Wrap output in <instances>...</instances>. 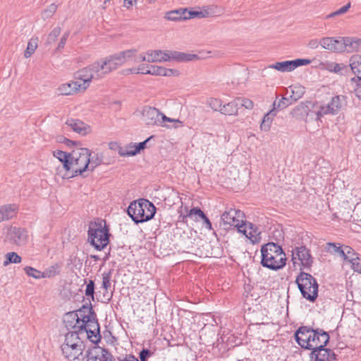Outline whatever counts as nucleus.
I'll use <instances>...</instances> for the list:
<instances>
[{
	"label": "nucleus",
	"instance_id": "f257e3e1",
	"mask_svg": "<svg viewBox=\"0 0 361 361\" xmlns=\"http://www.w3.org/2000/svg\"><path fill=\"white\" fill-rule=\"evenodd\" d=\"M261 264L271 270L277 271L286 266V256L282 247L277 243L270 242L261 247Z\"/></svg>",
	"mask_w": 361,
	"mask_h": 361
},
{
	"label": "nucleus",
	"instance_id": "f03ea898",
	"mask_svg": "<svg viewBox=\"0 0 361 361\" xmlns=\"http://www.w3.org/2000/svg\"><path fill=\"white\" fill-rule=\"evenodd\" d=\"M127 212L135 224L143 223L154 217L156 207L148 200L140 199L131 202L128 207Z\"/></svg>",
	"mask_w": 361,
	"mask_h": 361
},
{
	"label": "nucleus",
	"instance_id": "7ed1b4c3",
	"mask_svg": "<svg viewBox=\"0 0 361 361\" xmlns=\"http://www.w3.org/2000/svg\"><path fill=\"white\" fill-rule=\"evenodd\" d=\"M109 228L105 221L91 222L88 228V242L97 250H102L109 243Z\"/></svg>",
	"mask_w": 361,
	"mask_h": 361
},
{
	"label": "nucleus",
	"instance_id": "20e7f679",
	"mask_svg": "<svg viewBox=\"0 0 361 361\" xmlns=\"http://www.w3.org/2000/svg\"><path fill=\"white\" fill-rule=\"evenodd\" d=\"M295 283L302 297L310 302H314L318 297L317 279L311 274L301 271L296 277Z\"/></svg>",
	"mask_w": 361,
	"mask_h": 361
},
{
	"label": "nucleus",
	"instance_id": "39448f33",
	"mask_svg": "<svg viewBox=\"0 0 361 361\" xmlns=\"http://www.w3.org/2000/svg\"><path fill=\"white\" fill-rule=\"evenodd\" d=\"M71 170L73 171L71 177L81 175L86 176L84 173L89 171L90 157L91 152L87 148L80 147L71 152Z\"/></svg>",
	"mask_w": 361,
	"mask_h": 361
},
{
	"label": "nucleus",
	"instance_id": "423d86ee",
	"mask_svg": "<svg viewBox=\"0 0 361 361\" xmlns=\"http://www.w3.org/2000/svg\"><path fill=\"white\" fill-rule=\"evenodd\" d=\"M102 67L98 61L80 69L75 73V79L79 81L84 91L90 86L92 80H99L104 77Z\"/></svg>",
	"mask_w": 361,
	"mask_h": 361
},
{
	"label": "nucleus",
	"instance_id": "0eeeda50",
	"mask_svg": "<svg viewBox=\"0 0 361 361\" xmlns=\"http://www.w3.org/2000/svg\"><path fill=\"white\" fill-rule=\"evenodd\" d=\"M3 235L4 243L18 247L24 246L28 240V232L22 227L5 226Z\"/></svg>",
	"mask_w": 361,
	"mask_h": 361
},
{
	"label": "nucleus",
	"instance_id": "6e6552de",
	"mask_svg": "<svg viewBox=\"0 0 361 361\" xmlns=\"http://www.w3.org/2000/svg\"><path fill=\"white\" fill-rule=\"evenodd\" d=\"M347 106V97L345 95H336L333 97L331 101L326 105H322L317 112L318 118L324 115H336Z\"/></svg>",
	"mask_w": 361,
	"mask_h": 361
},
{
	"label": "nucleus",
	"instance_id": "1a4fd4ad",
	"mask_svg": "<svg viewBox=\"0 0 361 361\" xmlns=\"http://www.w3.org/2000/svg\"><path fill=\"white\" fill-rule=\"evenodd\" d=\"M86 311L83 309V305L77 311L69 312L63 317V323L66 328L69 331L80 332L81 329H85V322L83 316L85 315Z\"/></svg>",
	"mask_w": 361,
	"mask_h": 361
},
{
	"label": "nucleus",
	"instance_id": "9d476101",
	"mask_svg": "<svg viewBox=\"0 0 361 361\" xmlns=\"http://www.w3.org/2000/svg\"><path fill=\"white\" fill-rule=\"evenodd\" d=\"M221 219L223 224L227 226L224 228L225 229L233 226L238 230V226H243L245 223L243 212L235 209H230L228 211H225L221 214Z\"/></svg>",
	"mask_w": 361,
	"mask_h": 361
},
{
	"label": "nucleus",
	"instance_id": "9b49d317",
	"mask_svg": "<svg viewBox=\"0 0 361 361\" xmlns=\"http://www.w3.org/2000/svg\"><path fill=\"white\" fill-rule=\"evenodd\" d=\"M300 261V264L305 269H310L313 264V258L310 250L303 245L295 247L292 250V261L293 264L296 260Z\"/></svg>",
	"mask_w": 361,
	"mask_h": 361
},
{
	"label": "nucleus",
	"instance_id": "f8f14e48",
	"mask_svg": "<svg viewBox=\"0 0 361 361\" xmlns=\"http://www.w3.org/2000/svg\"><path fill=\"white\" fill-rule=\"evenodd\" d=\"M311 338L310 346L308 350H312V351L325 348L329 341V334L322 329H313Z\"/></svg>",
	"mask_w": 361,
	"mask_h": 361
},
{
	"label": "nucleus",
	"instance_id": "ddd939ff",
	"mask_svg": "<svg viewBox=\"0 0 361 361\" xmlns=\"http://www.w3.org/2000/svg\"><path fill=\"white\" fill-rule=\"evenodd\" d=\"M98 62L102 67V70L104 76L124 63L118 53L109 56Z\"/></svg>",
	"mask_w": 361,
	"mask_h": 361
},
{
	"label": "nucleus",
	"instance_id": "4468645a",
	"mask_svg": "<svg viewBox=\"0 0 361 361\" xmlns=\"http://www.w3.org/2000/svg\"><path fill=\"white\" fill-rule=\"evenodd\" d=\"M83 309L86 311L85 315L83 316L86 330L96 331L94 333L98 334V330H100L99 324L90 301L88 304L83 305Z\"/></svg>",
	"mask_w": 361,
	"mask_h": 361
},
{
	"label": "nucleus",
	"instance_id": "2eb2a0df",
	"mask_svg": "<svg viewBox=\"0 0 361 361\" xmlns=\"http://www.w3.org/2000/svg\"><path fill=\"white\" fill-rule=\"evenodd\" d=\"M312 332L313 329L310 326H300L295 333V338L298 345L304 348L309 349L311 343Z\"/></svg>",
	"mask_w": 361,
	"mask_h": 361
},
{
	"label": "nucleus",
	"instance_id": "dca6fc26",
	"mask_svg": "<svg viewBox=\"0 0 361 361\" xmlns=\"http://www.w3.org/2000/svg\"><path fill=\"white\" fill-rule=\"evenodd\" d=\"M141 114L142 120L147 125L154 126L161 123V112L157 108L145 106L142 108Z\"/></svg>",
	"mask_w": 361,
	"mask_h": 361
},
{
	"label": "nucleus",
	"instance_id": "f3484780",
	"mask_svg": "<svg viewBox=\"0 0 361 361\" xmlns=\"http://www.w3.org/2000/svg\"><path fill=\"white\" fill-rule=\"evenodd\" d=\"M87 361H115L113 355L106 348H95L93 351H87Z\"/></svg>",
	"mask_w": 361,
	"mask_h": 361
},
{
	"label": "nucleus",
	"instance_id": "a211bd4d",
	"mask_svg": "<svg viewBox=\"0 0 361 361\" xmlns=\"http://www.w3.org/2000/svg\"><path fill=\"white\" fill-rule=\"evenodd\" d=\"M361 51V39L356 37H341V53Z\"/></svg>",
	"mask_w": 361,
	"mask_h": 361
},
{
	"label": "nucleus",
	"instance_id": "6ab92c4d",
	"mask_svg": "<svg viewBox=\"0 0 361 361\" xmlns=\"http://www.w3.org/2000/svg\"><path fill=\"white\" fill-rule=\"evenodd\" d=\"M310 361H336V355L331 350L323 348L310 353Z\"/></svg>",
	"mask_w": 361,
	"mask_h": 361
},
{
	"label": "nucleus",
	"instance_id": "aec40b11",
	"mask_svg": "<svg viewBox=\"0 0 361 361\" xmlns=\"http://www.w3.org/2000/svg\"><path fill=\"white\" fill-rule=\"evenodd\" d=\"M238 232L243 233L253 244L259 243L260 240V232L258 231L257 228L255 227L251 223H247L245 221V226H238Z\"/></svg>",
	"mask_w": 361,
	"mask_h": 361
},
{
	"label": "nucleus",
	"instance_id": "412c9836",
	"mask_svg": "<svg viewBox=\"0 0 361 361\" xmlns=\"http://www.w3.org/2000/svg\"><path fill=\"white\" fill-rule=\"evenodd\" d=\"M61 349L63 356L69 360H75L78 359L80 355H82L84 349V345H73L69 346L68 345H61Z\"/></svg>",
	"mask_w": 361,
	"mask_h": 361
},
{
	"label": "nucleus",
	"instance_id": "4be33fe9",
	"mask_svg": "<svg viewBox=\"0 0 361 361\" xmlns=\"http://www.w3.org/2000/svg\"><path fill=\"white\" fill-rule=\"evenodd\" d=\"M320 45L330 51L341 53V37L338 39L329 37H323L320 39Z\"/></svg>",
	"mask_w": 361,
	"mask_h": 361
},
{
	"label": "nucleus",
	"instance_id": "5701e85b",
	"mask_svg": "<svg viewBox=\"0 0 361 361\" xmlns=\"http://www.w3.org/2000/svg\"><path fill=\"white\" fill-rule=\"evenodd\" d=\"M58 91L62 95H72L78 92H83L84 90L79 84V81L75 80L61 85Z\"/></svg>",
	"mask_w": 361,
	"mask_h": 361
},
{
	"label": "nucleus",
	"instance_id": "b1692460",
	"mask_svg": "<svg viewBox=\"0 0 361 361\" xmlns=\"http://www.w3.org/2000/svg\"><path fill=\"white\" fill-rule=\"evenodd\" d=\"M152 137L153 136H150L143 142H139L138 144H133V146L130 147L131 148H133V150H128V149H123L122 147H120L118 149L119 155L121 157H130L136 155L137 154L140 153L141 150H143L147 147V143Z\"/></svg>",
	"mask_w": 361,
	"mask_h": 361
},
{
	"label": "nucleus",
	"instance_id": "393cba45",
	"mask_svg": "<svg viewBox=\"0 0 361 361\" xmlns=\"http://www.w3.org/2000/svg\"><path fill=\"white\" fill-rule=\"evenodd\" d=\"M16 204H6L0 207V222L9 220L13 218L17 212Z\"/></svg>",
	"mask_w": 361,
	"mask_h": 361
},
{
	"label": "nucleus",
	"instance_id": "a878e982",
	"mask_svg": "<svg viewBox=\"0 0 361 361\" xmlns=\"http://www.w3.org/2000/svg\"><path fill=\"white\" fill-rule=\"evenodd\" d=\"M310 111V108L307 104L300 102L298 105L294 107L290 114L292 117L297 120H303L307 118Z\"/></svg>",
	"mask_w": 361,
	"mask_h": 361
},
{
	"label": "nucleus",
	"instance_id": "bb28decb",
	"mask_svg": "<svg viewBox=\"0 0 361 361\" xmlns=\"http://www.w3.org/2000/svg\"><path fill=\"white\" fill-rule=\"evenodd\" d=\"M80 332L78 331H68L65 335V340L62 345H68L69 346L73 345H84L83 342L81 340Z\"/></svg>",
	"mask_w": 361,
	"mask_h": 361
},
{
	"label": "nucleus",
	"instance_id": "cd10ccee",
	"mask_svg": "<svg viewBox=\"0 0 361 361\" xmlns=\"http://www.w3.org/2000/svg\"><path fill=\"white\" fill-rule=\"evenodd\" d=\"M53 154L54 157L57 158L63 164V168L66 171H71V153H66L61 150H56L54 152Z\"/></svg>",
	"mask_w": 361,
	"mask_h": 361
},
{
	"label": "nucleus",
	"instance_id": "c85d7f7f",
	"mask_svg": "<svg viewBox=\"0 0 361 361\" xmlns=\"http://www.w3.org/2000/svg\"><path fill=\"white\" fill-rule=\"evenodd\" d=\"M66 124L70 126L73 131L80 134V135H86L87 132V128L86 125L80 120L75 119H68L66 122Z\"/></svg>",
	"mask_w": 361,
	"mask_h": 361
},
{
	"label": "nucleus",
	"instance_id": "c756f323",
	"mask_svg": "<svg viewBox=\"0 0 361 361\" xmlns=\"http://www.w3.org/2000/svg\"><path fill=\"white\" fill-rule=\"evenodd\" d=\"M238 106L239 103L235 99L226 104L222 105L220 113L224 115L236 116L238 112Z\"/></svg>",
	"mask_w": 361,
	"mask_h": 361
},
{
	"label": "nucleus",
	"instance_id": "7c9ffc66",
	"mask_svg": "<svg viewBox=\"0 0 361 361\" xmlns=\"http://www.w3.org/2000/svg\"><path fill=\"white\" fill-rule=\"evenodd\" d=\"M186 8H179L168 11L165 14V18L168 20L177 21L186 20Z\"/></svg>",
	"mask_w": 361,
	"mask_h": 361
},
{
	"label": "nucleus",
	"instance_id": "2f4dec72",
	"mask_svg": "<svg viewBox=\"0 0 361 361\" xmlns=\"http://www.w3.org/2000/svg\"><path fill=\"white\" fill-rule=\"evenodd\" d=\"M269 68L276 69L281 72H290L293 71L292 61H285L281 62H276L274 64L269 65Z\"/></svg>",
	"mask_w": 361,
	"mask_h": 361
},
{
	"label": "nucleus",
	"instance_id": "473e14b6",
	"mask_svg": "<svg viewBox=\"0 0 361 361\" xmlns=\"http://www.w3.org/2000/svg\"><path fill=\"white\" fill-rule=\"evenodd\" d=\"M171 60L177 61H190L195 59H197V56L195 54H185L183 52L172 51L171 52Z\"/></svg>",
	"mask_w": 361,
	"mask_h": 361
},
{
	"label": "nucleus",
	"instance_id": "72a5a7b5",
	"mask_svg": "<svg viewBox=\"0 0 361 361\" xmlns=\"http://www.w3.org/2000/svg\"><path fill=\"white\" fill-rule=\"evenodd\" d=\"M276 116L274 109H271L269 112L264 116L260 128L262 130L267 131L269 130L273 117Z\"/></svg>",
	"mask_w": 361,
	"mask_h": 361
},
{
	"label": "nucleus",
	"instance_id": "f704fd0d",
	"mask_svg": "<svg viewBox=\"0 0 361 361\" xmlns=\"http://www.w3.org/2000/svg\"><path fill=\"white\" fill-rule=\"evenodd\" d=\"M325 250L327 252H329L330 254H337L342 257L344 251V247L338 246L337 244L335 243H327L326 244Z\"/></svg>",
	"mask_w": 361,
	"mask_h": 361
},
{
	"label": "nucleus",
	"instance_id": "c9c22d12",
	"mask_svg": "<svg viewBox=\"0 0 361 361\" xmlns=\"http://www.w3.org/2000/svg\"><path fill=\"white\" fill-rule=\"evenodd\" d=\"M171 51H163L161 50L152 51L154 59H159L157 62H164L171 60Z\"/></svg>",
	"mask_w": 361,
	"mask_h": 361
},
{
	"label": "nucleus",
	"instance_id": "e433bc0d",
	"mask_svg": "<svg viewBox=\"0 0 361 361\" xmlns=\"http://www.w3.org/2000/svg\"><path fill=\"white\" fill-rule=\"evenodd\" d=\"M96 331L81 329V335H86L87 337L94 343H97L101 340L100 330H98V334L94 333Z\"/></svg>",
	"mask_w": 361,
	"mask_h": 361
},
{
	"label": "nucleus",
	"instance_id": "4c0bfd02",
	"mask_svg": "<svg viewBox=\"0 0 361 361\" xmlns=\"http://www.w3.org/2000/svg\"><path fill=\"white\" fill-rule=\"evenodd\" d=\"M342 257L345 261H348L351 263L353 261L355 260V257H358V254L356 253L352 247L346 245L344 246V251Z\"/></svg>",
	"mask_w": 361,
	"mask_h": 361
},
{
	"label": "nucleus",
	"instance_id": "58836bf2",
	"mask_svg": "<svg viewBox=\"0 0 361 361\" xmlns=\"http://www.w3.org/2000/svg\"><path fill=\"white\" fill-rule=\"evenodd\" d=\"M6 260L4 262V266H7L9 264H18L22 261L21 257L15 252H8L6 255Z\"/></svg>",
	"mask_w": 361,
	"mask_h": 361
},
{
	"label": "nucleus",
	"instance_id": "ea45409f",
	"mask_svg": "<svg viewBox=\"0 0 361 361\" xmlns=\"http://www.w3.org/2000/svg\"><path fill=\"white\" fill-rule=\"evenodd\" d=\"M37 38H32L30 39L24 53V56L25 58H29L34 54L37 47Z\"/></svg>",
	"mask_w": 361,
	"mask_h": 361
},
{
	"label": "nucleus",
	"instance_id": "a19ab883",
	"mask_svg": "<svg viewBox=\"0 0 361 361\" xmlns=\"http://www.w3.org/2000/svg\"><path fill=\"white\" fill-rule=\"evenodd\" d=\"M292 102L290 101V99L287 97H282L281 99L277 100V99L273 103V109L274 111L277 109H283L288 106H290Z\"/></svg>",
	"mask_w": 361,
	"mask_h": 361
},
{
	"label": "nucleus",
	"instance_id": "79ce46f5",
	"mask_svg": "<svg viewBox=\"0 0 361 361\" xmlns=\"http://www.w3.org/2000/svg\"><path fill=\"white\" fill-rule=\"evenodd\" d=\"M23 270L28 276L32 277L35 279H43L42 272L35 268L26 266L23 268Z\"/></svg>",
	"mask_w": 361,
	"mask_h": 361
},
{
	"label": "nucleus",
	"instance_id": "37998d69",
	"mask_svg": "<svg viewBox=\"0 0 361 361\" xmlns=\"http://www.w3.org/2000/svg\"><path fill=\"white\" fill-rule=\"evenodd\" d=\"M290 88L292 94L290 95V97L293 102L300 99L305 93L304 88L301 86H293L290 87Z\"/></svg>",
	"mask_w": 361,
	"mask_h": 361
},
{
	"label": "nucleus",
	"instance_id": "c03bdc74",
	"mask_svg": "<svg viewBox=\"0 0 361 361\" xmlns=\"http://www.w3.org/2000/svg\"><path fill=\"white\" fill-rule=\"evenodd\" d=\"M102 164V156L95 154L90 157L89 171H92L97 166Z\"/></svg>",
	"mask_w": 361,
	"mask_h": 361
},
{
	"label": "nucleus",
	"instance_id": "a18cd8bd",
	"mask_svg": "<svg viewBox=\"0 0 361 361\" xmlns=\"http://www.w3.org/2000/svg\"><path fill=\"white\" fill-rule=\"evenodd\" d=\"M207 105L215 111H221L222 101L217 98H210L207 100Z\"/></svg>",
	"mask_w": 361,
	"mask_h": 361
},
{
	"label": "nucleus",
	"instance_id": "49530a36",
	"mask_svg": "<svg viewBox=\"0 0 361 361\" xmlns=\"http://www.w3.org/2000/svg\"><path fill=\"white\" fill-rule=\"evenodd\" d=\"M60 271L59 269V266L55 264L47 269L44 271L42 272L43 279L44 278H51L59 274Z\"/></svg>",
	"mask_w": 361,
	"mask_h": 361
},
{
	"label": "nucleus",
	"instance_id": "de8ad7c7",
	"mask_svg": "<svg viewBox=\"0 0 361 361\" xmlns=\"http://www.w3.org/2000/svg\"><path fill=\"white\" fill-rule=\"evenodd\" d=\"M322 65L326 70L334 73H338L343 69L341 64L335 62H326L325 63H322Z\"/></svg>",
	"mask_w": 361,
	"mask_h": 361
},
{
	"label": "nucleus",
	"instance_id": "09e8293b",
	"mask_svg": "<svg viewBox=\"0 0 361 361\" xmlns=\"http://www.w3.org/2000/svg\"><path fill=\"white\" fill-rule=\"evenodd\" d=\"M111 270L104 271L102 274V287L107 290L111 286Z\"/></svg>",
	"mask_w": 361,
	"mask_h": 361
},
{
	"label": "nucleus",
	"instance_id": "8fccbe9b",
	"mask_svg": "<svg viewBox=\"0 0 361 361\" xmlns=\"http://www.w3.org/2000/svg\"><path fill=\"white\" fill-rule=\"evenodd\" d=\"M61 29L60 27H54L52 31L49 34L47 39V44H51L54 42L61 33Z\"/></svg>",
	"mask_w": 361,
	"mask_h": 361
},
{
	"label": "nucleus",
	"instance_id": "3c124183",
	"mask_svg": "<svg viewBox=\"0 0 361 361\" xmlns=\"http://www.w3.org/2000/svg\"><path fill=\"white\" fill-rule=\"evenodd\" d=\"M204 215L205 214L199 207H193L190 210L185 217H190L192 219L193 216H195V220L197 221V217L201 219L203 216H204Z\"/></svg>",
	"mask_w": 361,
	"mask_h": 361
},
{
	"label": "nucleus",
	"instance_id": "603ef678",
	"mask_svg": "<svg viewBox=\"0 0 361 361\" xmlns=\"http://www.w3.org/2000/svg\"><path fill=\"white\" fill-rule=\"evenodd\" d=\"M350 66L355 73L361 74V57L357 56H353L352 58V63H350Z\"/></svg>",
	"mask_w": 361,
	"mask_h": 361
},
{
	"label": "nucleus",
	"instance_id": "864d4df0",
	"mask_svg": "<svg viewBox=\"0 0 361 361\" xmlns=\"http://www.w3.org/2000/svg\"><path fill=\"white\" fill-rule=\"evenodd\" d=\"M94 289L95 284L94 281L92 280H89L87 283L86 288H85V295L91 298L92 300H94Z\"/></svg>",
	"mask_w": 361,
	"mask_h": 361
},
{
	"label": "nucleus",
	"instance_id": "5fc2aeb1",
	"mask_svg": "<svg viewBox=\"0 0 361 361\" xmlns=\"http://www.w3.org/2000/svg\"><path fill=\"white\" fill-rule=\"evenodd\" d=\"M136 51H137L135 49H128L126 51L118 52V54H119L121 58L122 59L123 62L126 63L127 61L130 60V59H133Z\"/></svg>",
	"mask_w": 361,
	"mask_h": 361
},
{
	"label": "nucleus",
	"instance_id": "6e6d98bb",
	"mask_svg": "<svg viewBox=\"0 0 361 361\" xmlns=\"http://www.w3.org/2000/svg\"><path fill=\"white\" fill-rule=\"evenodd\" d=\"M146 74L164 75V67L157 66H151L148 70L146 71Z\"/></svg>",
	"mask_w": 361,
	"mask_h": 361
},
{
	"label": "nucleus",
	"instance_id": "4d7b16f0",
	"mask_svg": "<svg viewBox=\"0 0 361 361\" xmlns=\"http://www.w3.org/2000/svg\"><path fill=\"white\" fill-rule=\"evenodd\" d=\"M57 9V6L55 4H50L42 12V18H49L51 17Z\"/></svg>",
	"mask_w": 361,
	"mask_h": 361
},
{
	"label": "nucleus",
	"instance_id": "13d9d810",
	"mask_svg": "<svg viewBox=\"0 0 361 361\" xmlns=\"http://www.w3.org/2000/svg\"><path fill=\"white\" fill-rule=\"evenodd\" d=\"M236 100H238L239 105L245 107L247 109H252L254 106L252 101L250 99L238 97L236 98Z\"/></svg>",
	"mask_w": 361,
	"mask_h": 361
},
{
	"label": "nucleus",
	"instance_id": "bf43d9fd",
	"mask_svg": "<svg viewBox=\"0 0 361 361\" xmlns=\"http://www.w3.org/2000/svg\"><path fill=\"white\" fill-rule=\"evenodd\" d=\"M160 121H161V123H164V122H166V121H168V122L175 123L176 124H179V126H183L182 121H179L178 119H173V118H169V117H167L166 116H165L162 113H161ZM173 127L175 128H177L178 127V125H174Z\"/></svg>",
	"mask_w": 361,
	"mask_h": 361
},
{
	"label": "nucleus",
	"instance_id": "052dcab7",
	"mask_svg": "<svg viewBox=\"0 0 361 361\" xmlns=\"http://www.w3.org/2000/svg\"><path fill=\"white\" fill-rule=\"evenodd\" d=\"M293 70L296 68L302 66H306L311 63L310 59H297L295 60H292Z\"/></svg>",
	"mask_w": 361,
	"mask_h": 361
},
{
	"label": "nucleus",
	"instance_id": "680f3d73",
	"mask_svg": "<svg viewBox=\"0 0 361 361\" xmlns=\"http://www.w3.org/2000/svg\"><path fill=\"white\" fill-rule=\"evenodd\" d=\"M350 7V3H348L345 6H343V7L340 8L337 11H336L330 13L329 15H328L327 18H333L334 16L343 14V13H345L349 9Z\"/></svg>",
	"mask_w": 361,
	"mask_h": 361
},
{
	"label": "nucleus",
	"instance_id": "e2e57ef3",
	"mask_svg": "<svg viewBox=\"0 0 361 361\" xmlns=\"http://www.w3.org/2000/svg\"><path fill=\"white\" fill-rule=\"evenodd\" d=\"M152 355V353L150 350L147 348H143L139 353L140 360H138V361H147Z\"/></svg>",
	"mask_w": 361,
	"mask_h": 361
},
{
	"label": "nucleus",
	"instance_id": "0e129e2a",
	"mask_svg": "<svg viewBox=\"0 0 361 361\" xmlns=\"http://www.w3.org/2000/svg\"><path fill=\"white\" fill-rule=\"evenodd\" d=\"M200 11L201 13L200 18H207L214 13L213 8L212 6H203L202 10Z\"/></svg>",
	"mask_w": 361,
	"mask_h": 361
},
{
	"label": "nucleus",
	"instance_id": "69168bd1",
	"mask_svg": "<svg viewBox=\"0 0 361 361\" xmlns=\"http://www.w3.org/2000/svg\"><path fill=\"white\" fill-rule=\"evenodd\" d=\"M352 269L358 273L361 274V259L358 257H355V260L353 261L351 263Z\"/></svg>",
	"mask_w": 361,
	"mask_h": 361
},
{
	"label": "nucleus",
	"instance_id": "338daca9",
	"mask_svg": "<svg viewBox=\"0 0 361 361\" xmlns=\"http://www.w3.org/2000/svg\"><path fill=\"white\" fill-rule=\"evenodd\" d=\"M186 20L192 19L195 18H200V11H190L186 8Z\"/></svg>",
	"mask_w": 361,
	"mask_h": 361
},
{
	"label": "nucleus",
	"instance_id": "774afa93",
	"mask_svg": "<svg viewBox=\"0 0 361 361\" xmlns=\"http://www.w3.org/2000/svg\"><path fill=\"white\" fill-rule=\"evenodd\" d=\"M117 361H138V359L133 354H126L124 356L118 357Z\"/></svg>",
	"mask_w": 361,
	"mask_h": 361
}]
</instances>
